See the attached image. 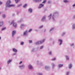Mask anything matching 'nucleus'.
I'll return each mask as SVG.
<instances>
[{
    "label": "nucleus",
    "mask_w": 75,
    "mask_h": 75,
    "mask_svg": "<svg viewBox=\"0 0 75 75\" xmlns=\"http://www.w3.org/2000/svg\"><path fill=\"white\" fill-rule=\"evenodd\" d=\"M15 1L16 3H18V0H15Z\"/></svg>",
    "instance_id": "27"
},
{
    "label": "nucleus",
    "mask_w": 75,
    "mask_h": 75,
    "mask_svg": "<svg viewBox=\"0 0 75 75\" xmlns=\"http://www.w3.org/2000/svg\"><path fill=\"white\" fill-rule=\"evenodd\" d=\"M0 69H1V68L0 67Z\"/></svg>",
    "instance_id": "48"
},
{
    "label": "nucleus",
    "mask_w": 75,
    "mask_h": 75,
    "mask_svg": "<svg viewBox=\"0 0 75 75\" xmlns=\"http://www.w3.org/2000/svg\"><path fill=\"white\" fill-rule=\"evenodd\" d=\"M11 3V1L10 0H9L7 1L6 3V7H7Z\"/></svg>",
    "instance_id": "2"
},
{
    "label": "nucleus",
    "mask_w": 75,
    "mask_h": 75,
    "mask_svg": "<svg viewBox=\"0 0 75 75\" xmlns=\"http://www.w3.org/2000/svg\"><path fill=\"white\" fill-rule=\"evenodd\" d=\"M21 45H23V44H24V42H21Z\"/></svg>",
    "instance_id": "24"
},
{
    "label": "nucleus",
    "mask_w": 75,
    "mask_h": 75,
    "mask_svg": "<svg viewBox=\"0 0 75 75\" xmlns=\"http://www.w3.org/2000/svg\"><path fill=\"white\" fill-rule=\"evenodd\" d=\"M42 75V74L41 73H40L39 74H38V75Z\"/></svg>",
    "instance_id": "39"
},
{
    "label": "nucleus",
    "mask_w": 75,
    "mask_h": 75,
    "mask_svg": "<svg viewBox=\"0 0 75 75\" xmlns=\"http://www.w3.org/2000/svg\"><path fill=\"white\" fill-rule=\"evenodd\" d=\"M34 1L36 2H40L41 1V0H34Z\"/></svg>",
    "instance_id": "12"
},
{
    "label": "nucleus",
    "mask_w": 75,
    "mask_h": 75,
    "mask_svg": "<svg viewBox=\"0 0 75 75\" xmlns=\"http://www.w3.org/2000/svg\"><path fill=\"white\" fill-rule=\"evenodd\" d=\"M73 28H75V24H74L73 25Z\"/></svg>",
    "instance_id": "21"
},
{
    "label": "nucleus",
    "mask_w": 75,
    "mask_h": 75,
    "mask_svg": "<svg viewBox=\"0 0 75 75\" xmlns=\"http://www.w3.org/2000/svg\"><path fill=\"white\" fill-rule=\"evenodd\" d=\"M29 42H30V43H32V40H29Z\"/></svg>",
    "instance_id": "29"
},
{
    "label": "nucleus",
    "mask_w": 75,
    "mask_h": 75,
    "mask_svg": "<svg viewBox=\"0 0 75 75\" xmlns=\"http://www.w3.org/2000/svg\"><path fill=\"white\" fill-rule=\"evenodd\" d=\"M72 45H74V44H72V45H71V46H72Z\"/></svg>",
    "instance_id": "43"
},
{
    "label": "nucleus",
    "mask_w": 75,
    "mask_h": 75,
    "mask_svg": "<svg viewBox=\"0 0 75 75\" xmlns=\"http://www.w3.org/2000/svg\"><path fill=\"white\" fill-rule=\"evenodd\" d=\"M5 29H6V28H3L2 29V30H5Z\"/></svg>",
    "instance_id": "32"
},
{
    "label": "nucleus",
    "mask_w": 75,
    "mask_h": 75,
    "mask_svg": "<svg viewBox=\"0 0 75 75\" xmlns=\"http://www.w3.org/2000/svg\"><path fill=\"white\" fill-rule=\"evenodd\" d=\"M28 11L30 12V13H31V12H32V11H33V10L32 9H31V8H30L29 9Z\"/></svg>",
    "instance_id": "13"
},
{
    "label": "nucleus",
    "mask_w": 75,
    "mask_h": 75,
    "mask_svg": "<svg viewBox=\"0 0 75 75\" xmlns=\"http://www.w3.org/2000/svg\"><path fill=\"white\" fill-rule=\"evenodd\" d=\"M16 31L15 30H13L12 33V37H14V35L15 34V33H16Z\"/></svg>",
    "instance_id": "4"
},
{
    "label": "nucleus",
    "mask_w": 75,
    "mask_h": 75,
    "mask_svg": "<svg viewBox=\"0 0 75 75\" xmlns=\"http://www.w3.org/2000/svg\"><path fill=\"white\" fill-rule=\"evenodd\" d=\"M11 62V60H9L8 61L7 63L8 64H9V63H10V62Z\"/></svg>",
    "instance_id": "17"
},
{
    "label": "nucleus",
    "mask_w": 75,
    "mask_h": 75,
    "mask_svg": "<svg viewBox=\"0 0 75 75\" xmlns=\"http://www.w3.org/2000/svg\"><path fill=\"white\" fill-rule=\"evenodd\" d=\"M52 67L53 68L54 67H55V65L54 64H52Z\"/></svg>",
    "instance_id": "23"
},
{
    "label": "nucleus",
    "mask_w": 75,
    "mask_h": 75,
    "mask_svg": "<svg viewBox=\"0 0 75 75\" xmlns=\"http://www.w3.org/2000/svg\"><path fill=\"white\" fill-rule=\"evenodd\" d=\"M54 29V28H52L51 30L50 31H52V30H53Z\"/></svg>",
    "instance_id": "41"
},
{
    "label": "nucleus",
    "mask_w": 75,
    "mask_h": 75,
    "mask_svg": "<svg viewBox=\"0 0 75 75\" xmlns=\"http://www.w3.org/2000/svg\"><path fill=\"white\" fill-rule=\"evenodd\" d=\"M1 14V13H0V15Z\"/></svg>",
    "instance_id": "47"
},
{
    "label": "nucleus",
    "mask_w": 75,
    "mask_h": 75,
    "mask_svg": "<svg viewBox=\"0 0 75 75\" xmlns=\"http://www.w3.org/2000/svg\"><path fill=\"white\" fill-rule=\"evenodd\" d=\"M21 26H24V24H22L21 25Z\"/></svg>",
    "instance_id": "42"
},
{
    "label": "nucleus",
    "mask_w": 75,
    "mask_h": 75,
    "mask_svg": "<svg viewBox=\"0 0 75 75\" xmlns=\"http://www.w3.org/2000/svg\"><path fill=\"white\" fill-rule=\"evenodd\" d=\"M55 59H56L55 58H54L52 59V61H54V60H55Z\"/></svg>",
    "instance_id": "34"
},
{
    "label": "nucleus",
    "mask_w": 75,
    "mask_h": 75,
    "mask_svg": "<svg viewBox=\"0 0 75 75\" xmlns=\"http://www.w3.org/2000/svg\"><path fill=\"white\" fill-rule=\"evenodd\" d=\"M67 75H69V72H67V74H66Z\"/></svg>",
    "instance_id": "33"
},
{
    "label": "nucleus",
    "mask_w": 75,
    "mask_h": 75,
    "mask_svg": "<svg viewBox=\"0 0 75 75\" xmlns=\"http://www.w3.org/2000/svg\"><path fill=\"white\" fill-rule=\"evenodd\" d=\"M42 48H43V46H41L40 49H42Z\"/></svg>",
    "instance_id": "36"
},
{
    "label": "nucleus",
    "mask_w": 75,
    "mask_h": 75,
    "mask_svg": "<svg viewBox=\"0 0 75 75\" xmlns=\"http://www.w3.org/2000/svg\"><path fill=\"white\" fill-rule=\"evenodd\" d=\"M0 40H1V37H0Z\"/></svg>",
    "instance_id": "46"
},
{
    "label": "nucleus",
    "mask_w": 75,
    "mask_h": 75,
    "mask_svg": "<svg viewBox=\"0 0 75 75\" xmlns=\"http://www.w3.org/2000/svg\"><path fill=\"white\" fill-rule=\"evenodd\" d=\"M48 3L49 4V3H51V1H48Z\"/></svg>",
    "instance_id": "37"
},
{
    "label": "nucleus",
    "mask_w": 75,
    "mask_h": 75,
    "mask_svg": "<svg viewBox=\"0 0 75 75\" xmlns=\"http://www.w3.org/2000/svg\"><path fill=\"white\" fill-rule=\"evenodd\" d=\"M24 67V66H23V65L21 66H20V67Z\"/></svg>",
    "instance_id": "44"
},
{
    "label": "nucleus",
    "mask_w": 75,
    "mask_h": 75,
    "mask_svg": "<svg viewBox=\"0 0 75 75\" xmlns=\"http://www.w3.org/2000/svg\"><path fill=\"white\" fill-rule=\"evenodd\" d=\"M28 68L29 69H32V68H33V67L30 65H29L28 66Z\"/></svg>",
    "instance_id": "9"
},
{
    "label": "nucleus",
    "mask_w": 75,
    "mask_h": 75,
    "mask_svg": "<svg viewBox=\"0 0 75 75\" xmlns=\"http://www.w3.org/2000/svg\"><path fill=\"white\" fill-rule=\"evenodd\" d=\"M40 6L39 7V8H41V7H43L44 6V4H40L39 5Z\"/></svg>",
    "instance_id": "7"
},
{
    "label": "nucleus",
    "mask_w": 75,
    "mask_h": 75,
    "mask_svg": "<svg viewBox=\"0 0 75 75\" xmlns=\"http://www.w3.org/2000/svg\"><path fill=\"white\" fill-rule=\"evenodd\" d=\"M32 31V29H30L29 30V32H30Z\"/></svg>",
    "instance_id": "30"
},
{
    "label": "nucleus",
    "mask_w": 75,
    "mask_h": 75,
    "mask_svg": "<svg viewBox=\"0 0 75 75\" xmlns=\"http://www.w3.org/2000/svg\"><path fill=\"white\" fill-rule=\"evenodd\" d=\"M3 24V21H1L0 22V27L2 26Z\"/></svg>",
    "instance_id": "6"
},
{
    "label": "nucleus",
    "mask_w": 75,
    "mask_h": 75,
    "mask_svg": "<svg viewBox=\"0 0 75 75\" xmlns=\"http://www.w3.org/2000/svg\"><path fill=\"white\" fill-rule=\"evenodd\" d=\"M45 39H43L42 41H39V42H38L36 43V44H42V43L44 42V41H45Z\"/></svg>",
    "instance_id": "1"
},
{
    "label": "nucleus",
    "mask_w": 75,
    "mask_h": 75,
    "mask_svg": "<svg viewBox=\"0 0 75 75\" xmlns=\"http://www.w3.org/2000/svg\"><path fill=\"white\" fill-rule=\"evenodd\" d=\"M2 4V2L0 1V4Z\"/></svg>",
    "instance_id": "40"
},
{
    "label": "nucleus",
    "mask_w": 75,
    "mask_h": 75,
    "mask_svg": "<svg viewBox=\"0 0 75 75\" xmlns=\"http://www.w3.org/2000/svg\"><path fill=\"white\" fill-rule=\"evenodd\" d=\"M42 27H43V26L42 25V26H40L39 28H42Z\"/></svg>",
    "instance_id": "35"
},
{
    "label": "nucleus",
    "mask_w": 75,
    "mask_h": 75,
    "mask_svg": "<svg viewBox=\"0 0 75 75\" xmlns=\"http://www.w3.org/2000/svg\"><path fill=\"white\" fill-rule=\"evenodd\" d=\"M53 20H54V18H53Z\"/></svg>",
    "instance_id": "49"
},
{
    "label": "nucleus",
    "mask_w": 75,
    "mask_h": 75,
    "mask_svg": "<svg viewBox=\"0 0 75 75\" xmlns=\"http://www.w3.org/2000/svg\"><path fill=\"white\" fill-rule=\"evenodd\" d=\"M45 19V16H44L42 19L41 20L42 21H44V20Z\"/></svg>",
    "instance_id": "15"
},
{
    "label": "nucleus",
    "mask_w": 75,
    "mask_h": 75,
    "mask_svg": "<svg viewBox=\"0 0 75 75\" xmlns=\"http://www.w3.org/2000/svg\"><path fill=\"white\" fill-rule=\"evenodd\" d=\"M13 51H14V52H17V50H16L15 48L13 49Z\"/></svg>",
    "instance_id": "10"
},
{
    "label": "nucleus",
    "mask_w": 75,
    "mask_h": 75,
    "mask_svg": "<svg viewBox=\"0 0 75 75\" xmlns=\"http://www.w3.org/2000/svg\"><path fill=\"white\" fill-rule=\"evenodd\" d=\"M66 58L67 60H69V57H68L67 56H66Z\"/></svg>",
    "instance_id": "22"
},
{
    "label": "nucleus",
    "mask_w": 75,
    "mask_h": 75,
    "mask_svg": "<svg viewBox=\"0 0 75 75\" xmlns=\"http://www.w3.org/2000/svg\"><path fill=\"white\" fill-rule=\"evenodd\" d=\"M51 16H52V14H51L49 15V16H48L49 20H50V19H51Z\"/></svg>",
    "instance_id": "14"
},
{
    "label": "nucleus",
    "mask_w": 75,
    "mask_h": 75,
    "mask_svg": "<svg viewBox=\"0 0 75 75\" xmlns=\"http://www.w3.org/2000/svg\"><path fill=\"white\" fill-rule=\"evenodd\" d=\"M27 33V31H26L23 34V35H25V34H26V33Z\"/></svg>",
    "instance_id": "20"
},
{
    "label": "nucleus",
    "mask_w": 75,
    "mask_h": 75,
    "mask_svg": "<svg viewBox=\"0 0 75 75\" xmlns=\"http://www.w3.org/2000/svg\"><path fill=\"white\" fill-rule=\"evenodd\" d=\"M45 2H46V0H45L43 1V2H42V3H45Z\"/></svg>",
    "instance_id": "25"
},
{
    "label": "nucleus",
    "mask_w": 75,
    "mask_h": 75,
    "mask_svg": "<svg viewBox=\"0 0 75 75\" xmlns=\"http://www.w3.org/2000/svg\"><path fill=\"white\" fill-rule=\"evenodd\" d=\"M22 5V4H20L18 6V7H20V6H21Z\"/></svg>",
    "instance_id": "28"
},
{
    "label": "nucleus",
    "mask_w": 75,
    "mask_h": 75,
    "mask_svg": "<svg viewBox=\"0 0 75 75\" xmlns=\"http://www.w3.org/2000/svg\"><path fill=\"white\" fill-rule=\"evenodd\" d=\"M3 18H4L6 17V15H5V14L3 16Z\"/></svg>",
    "instance_id": "26"
},
{
    "label": "nucleus",
    "mask_w": 75,
    "mask_h": 75,
    "mask_svg": "<svg viewBox=\"0 0 75 75\" xmlns=\"http://www.w3.org/2000/svg\"><path fill=\"white\" fill-rule=\"evenodd\" d=\"M52 54V52H49V54H50V55L51 54Z\"/></svg>",
    "instance_id": "31"
},
{
    "label": "nucleus",
    "mask_w": 75,
    "mask_h": 75,
    "mask_svg": "<svg viewBox=\"0 0 75 75\" xmlns=\"http://www.w3.org/2000/svg\"><path fill=\"white\" fill-rule=\"evenodd\" d=\"M23 7L24 8H25L27 7V4H25L23 5Z\"/></svg>",
    "instance_id": "18"
},
{
    "label": "nucleus",
    "mask_w": 75,
    "mask_h": 75,
    "mask_svg": "<svg viewBox=\"0 0 75 75\" xmlns=\"http://www.w3.org/2000/svg\"><path fill=\"white\" fill-rule=\"evenodd\" d=\"M59 41L60 42L59 45H61L62 44V40L61 39H59Z\"/></svg>",
    "instance_id": "8"
},
{
    "label": "nucleus",
    "mask_w": 75,
    "mask_h": 75,
    "mask_svg": "<svg viewBox=\"0 0 75 75\" xmlns=\"http://www.w3.org/2000/svg\"><path fill=\"white\" fill-rule=\"evenodd\" d=\"M14 6H15V5L14 4H11V5H9L8 7H14Z\"/></svg>",
    "instance_id": "5"
},
{
    "label": "nucleus",
    "mask_w": 75,
    "mask_h": 75,
    "mask_svg": "<svg viewBox=\"0 0 75 75\" xmlns=\"http://www.w3.org/2000/svg\"><path fill=\"white\" fill-rule=\"evenodd\" d=\"M58 66L59 68H61V67H63V64H60Z\"/></svg>",
    "instance_id": "11"
},
{
    "label": "nucleus",
    "mask_w": 75,
    "mask_h": 75,
    "mask_svg": "<svg viewBox=\"0 0 75 75\" xmlns=\"http://www.w3.org/2000/svg\"><path fill=\"white\" fill-rule=\"evenodd\" d=\"M47 68V67L45 66V69H46V68Z\"/></svg>",
    "instance_id": "45"
},
{
    "label": "nucleus",
    "mask_w": 75,
    "mask_h": 75,
    "mask_svg": "<svg viewBox=\"0 0 75 75\" xmlns=\"http://www.w3.org/2000/svg\"><path fill=\"white\" fill-rule=\"evenodd\" d=\"M14 21H13L12 22L11 24H13V27H14L15 28H16V27H17V24L16 23H14Z\"/></svg>",
    "instance_id": "3"
},
{
    "label": "nucleus",
    "mask_w": 75,
    "mask_h": 75,
    "mask_svg": "<svg viewBox=\"0 0 75 75\" xmlns=\"http://www.w3.org/2000/svg\"><path fill=\"white\" fill-rule=\"evenodd\" d=\"M64 2L65 3H68V1L67 0H65L64 1Z\"/></svg>",
    "instance_id": "19"
},
{
    "label": "nucleus",
    "mask_w": 75,
    "mask_h": 75,
    "mask_svg": "<svg viewBox=\"0 0 75 75\" xmlns=\"http://www.w3.org/2000/svg\"><path fill=\"white\" fill-rule=\"evenodd\" d=\"M23 62L22 61H21L20 63H19V64H21Z\"/></svg>",
    "instance_id": "38"
},
{
    "label": "nucleus",
    "mask_w": 75,
    "mask_h": 75,
    "mask_svg": "<svg viewBox=\"0 0 75 75\" xmlns=\"http://www.w3.org/2000/svg\"><path fill=\"white\" fill-rule=\"evenodd\" d=\"M72 67V64H70L69 65V68H71V67Z\"/></svg>",
    "instance_id": "16"
}]
</instances>
